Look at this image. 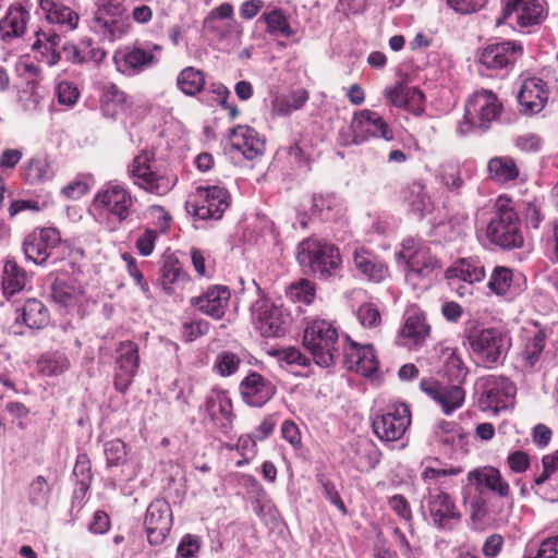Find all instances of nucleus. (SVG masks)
<instances>
[{
	"label": "nucleus",
	"mask_w": 558,
	"mask_h": 558,
	"mask_svg": "<svg viewBox=\"0 0 558 558\" xmlns=\"http://www.w3.org/2000/svg\"><path fill=\"white\" fill-rule=\"evenodd\" d=\"M353 142L361 144L369 137L393 140V131L380 114L375 111L364 109L355 112L351 122Z\"/></svg>",
	"instance_id": "6ab92c4d"
},
{
	"label": "nucleus",
	"mask_w": 558,
	"mask_h": 558,
	"mask_svg": "<svg viewBox=\"0 0 558 558\" xmlns=\"http://www.w3.org/2000/svg\"><path fill=\"white\" fill-rule=\"evenodd\" d=\"M38 364L41 374L45 376L60 375L70 366L66 355L60 352H53L41 356Z\"/></svg>",
	"instance_id": "4d7b16f0"
},
{
	"label": "nucleus",
	"mask_w": 558,
	"mask_h": 558,
	"mask_svg": "<svg viewBox=\"0 0 558 558\" xmlns=\"http://www.w3.org/2000/svg\"><path fill=\"white\" fill-rule=\"evenodd\" d=\"M304 347L313 355L315 363L322 367L335 364L343 347V340L333 324L326 319H312L307 323L303 336Z\"/></svg>",
	"instance_id": "39448f33"
},
{
	"label": "nucleus",
	"mask_w": 558,
	"mask_h": 558,
	"mask_svg": "<svg viewBox=\"0 0 558 558\" xmlns=\"http://www.w3.org/2000/svg\"><path fill=\"white\" fill-rule=\"evenodd\" d=\"M421 510L425 518L439 530H452L462 518L451 496L439 488H427L421 502Z\"/></svg>",
	"instance_id": "1a4fd4ad"
},
{
	"label": "nucleus",
	"mask_w": 558,
	"mask_h": 558,
	"mask_svg": "<svg viewBox=\"0 0 558 558\" xmlns=\"http://www.w3.org/2000/svg\"><path fill=\"white\" fill-rule=\"evenodd\" d=\"M403 201L409 209L420 218L433 209L430 196L420 181H414L407 186L403 192Z\"/></svg>",
	"instance_id": "79ce46f5"
},
{
	"label": "nucleus",
	"mask_w": 558,
	"mask_h": 558,
	"mask_svg": "<svg viewBox=\"0 0 558 558\" xmlns=\"http://www.w3.org/2000/svg\"><path fill=\"white\" fill-rule=\"evenodd\" d=\"M476 388L481 392L478 402L484 411L498 413L513 403L515 387L507 377L483 376L477 380Z\"/></svg>",
	"instance_id": "f8f14e48"
},
{
	"label": "nucleus",
	"mask_w": 558,
	"mask_h": 558,
	"mask_svg": "<svg viewBox=\"0 0 558 558\" xmlns=\"http://www.w3.org/2000/svg\"><path fill=\"white\" fill-rule=\"evenodd\" d=\"M135 201L125 184L110 181L96 192L89 210L96 221L104 223L109 231L114 232L131 220Z\"/></svg>",
	"instance_id": "f03ea898"
},
{
	"label": "nucleus",
	"mask_w": 558,
	"mask_h": 558,
	"mask_svg": "<svg viewBox=\"0 0 558 558\" xmlns=\"http://www.w3.org/2000/svg\"><path fill=\"white\" fill-rule=\"evenodd\" d=\"M140 366L138 345L133 341L120 342L117 349L114 387L124 392L137 374Z\"/></svg>",
	"instance_id": "5701e85b"
},
{
	"label": "nucleus",
	"mask_w": 558,
	"mask_h": 558,
	"mask_svg": "<svg viewBox=\"0 0 558 558\" xmlns=\"http://www.w3.org/2000/svg\"><path fill=\"white\" fill-rule=\"evenodd\" d=\"M28 281L26 271L13 259H8L2 272V289L5 296L21 292Z\"/></svg>",
	"instance_id": "c03bdc74"
},
{
	"label": "nucleus",
	"mask_w": 558,
	"mask_h": 558,
	"mask_svg": "<svg viewBox=\"0 0 558 558\" xmlns=\"http://www.w3.org/2000/svg\"><path fill=\"white\" fill-rule=\"evenodd\" d=\"M50 314L46 305L37 299H28L16 310L15 324H23L29 329H44L49 325Z\"/></svg>",
	"instance_id": "f704fd0d"
},
{
	"label": "nucleus",
	"mask_w": 558,
	"mask_h": 558,
	"mask_svg": "<svg viewBox=\"0 0 558 558\" xmlns=\"http://www.w3.org/2000/svg\"><path fill=\"white\" fill-rule=\"evenodd\" d=\"M52 300L65 307L80 304L83 300V290L74 282L63 279H56L51 286Z\"/></svg>",
	"instance_id": "a18cd8bd"
},
{
	"label": "nucleus",
	"mask_w": 558,
	"mask_h": 558,
	"mask_svg": "<svg viewBox=\"0 0 558 558\" xmlns=\"http://www.w3.org/2000/svg\"><path fill=\"white\" fill-rule=\"evenodd\" d=\"M485 233L492 244L502 250L523 246L524 239L520 229V219L511 198L505 195L497 197Z\"/></svg>",
	"instance_id": "7ed1b4c3"
},
{
	"label": "nucleus",
	"mask_w": 558,
	"mask_h": 558,
	"mask_svg": "<svg viewBox=\"0 0 558 558\" xmlns=\"http://www.w3.org/2000/svg\"><path fill=\"white\" fill-rule=\"evenodd\" d=\"M544 347L545 337L541 332H537L532 338L527 339L523 351V357L530 366H533L537 362Z\"/></svg>",
	"instance_id": "0e129e2a"
},
{
	"label": "nucleus",
	"mask_w": 558,
	"mask_h": 558,
	"mask_svg": "<svg viewBox=\"0 0 558 558\" xmlns=\"http://www.w3.org/2000/svg\"><path fill=\"white\" fill-rule=\"evenodd\" d=\"M51 488L43 475L36 476L28 487V501L33 507L46 508L49 502Z\"/></svg>",
	"instance_id": "13d9d810"
},
{
	"label": "nucleus",
	"mask_w": 558,
	"mask_h": 558,
	"mask_svg": "<svg viewBox=\"0 0 558 558\" xmlns=\"http://www.w3.org/2000/svg\"><path fill=\"white\" fill-rule=\"evenodd\" d=\"M56 93L58 102L66 107H73L80 97L77 87L65 81L57 85Z\"/></svg>",
	"instance_id": "69168bd1"
},
{
	"label": "nucleus",
	"mask_w": 558,
	"mask_h": 558,
	"mask_svg": "<svg viewBox=\"0 0 558 558\" xmlns=\"http://www.w3.org/2000/svg\"><path fill=\"white\" fill-rule=\"evenodd\" d=\"M464 109L465 117L471 119L476 129L486 131L499 118L502 105L492 90L481 89L468 98Z\"/></svg>",
	"instance_id": "dca6fc26"
},
{
	"label": "nucleus",
	"mask_w": 558,
	"mask_h": 558,
	"mask_svg": "<svg viewBox=\"0 0 558 558\" xmlns=\"http://www.w3.org/2000/svg\"><path fill=\"white\" fill-rule=\"evenodd\" d=\"M522 51V46L514 41L488 44L481 52L480 62L489 70H508Z\"/></svg>",
	"instance_id": "393cba45"
},
{
	"label": "nucleus",
	"mask_w": 558,
	"mask_h": 558,
	"mask_svg": "<svg viewBox=\"0 0 558 558\" xmlns=\"http://www.w3.org/2000/svg\"><path fill=\"white\" fill-rule=\"evenodd\" d=\"M408 266V277L410 279L413 277H425L438 266V260L430 253L427 245L418 243L417 247L409 253Z\"/></svg>",
	"instance_id": "a19ab883"
},
{
	"label": "nucleus",
	"mask_w": 558,
	"mask_h": 558,
	"mask_svg": "<svg viewBox=\"0 0 558 558\" xmlns=\"http://www.w3.org/2000/svg\"><path fill=\"white\" fill-rule=\"evenodd\" d=\"M160 51L161 47L156 44H135L117 51L113 61L118 72L126 76H134L157 65L159 62L157 53Z\"/></svg>",
	"instance_id": "9b49d317"
},
{
	"label": "nucleus",
	"mask_w": 558,
	"mask_h": 558,
	"mask_svg": "<svg viewBox=\"0 0 558 558\" xmlns=\"http://www.w3.org/2000/svg\"><path fill=\"white\" fill-rule=\"evenodd\" d=\"M460 384L452 381L451 385H444L434 378H423L420 388L441 407L445 414L449 415L464 402L465 392Z\"/></svg>",
	"instance_id": "412c9836"
},
{
	"label": "nucleus",
	"mask_w": 558,
	"mask_h": 558,
	"mask_svg": "<svg viewBox=\"0 0 558 558\" xmlns=\"http://www.w3.org/2000/svg\"><path fill=\"white\" fill-rule=\"evenodd\" d=\"M61 37L56 32L37 31L35 33V40L32 44V50L36 53L38 62L45 63L48 66L56 65L60 59L61 53L58 50Z\"/></svg>",
	"instance_id": "72a5a7b5"
},
{
	"label": "nucleus",
	"mask_w": 558,
	"mask_h": 558,
	"mask_svg": "<svg viewBox=\"0 0 558 558\" xmlns=\"http://www.w3.org/2000/svg\"><path fill=\"white\" fill-rule=\"evenodd\" d=\"M311 213L322 221L335 220L342 213L341 199L331 192L316 193L312 196Z\"/></svg>",
	"instance_id": "ea45409f"
},
{
	"label": "nucleus",
	"mask_w": 558,
	"mask_h": 558,
	"mask_svg": "<svg viewBox=\"0 0 558 558\" xmlns=\"http://www.w3.org/2000/svg\"><path fill=\"white\" fill-rule=\"evenodd\" d=\"M355 268L373 282H380L389 275L388 266L373 253L356 248L353 253Z\"/></svg>",
	"instance_id": "c9c22d12"
},
{
	"label": "nucleus",
	"mask_w": 558,
	"mask_h": 558,
	"mask_svg": "<svg viewBox=\"0 0 558 558\" xmlns=\"http://www.w3.org/2000/svg\"><path fill=\"white\" fill-rule=\"evenodd\" d=\"M430 327L426 323L425 315L421 308L411 305L404 313V324L400 336L404 339L405 345H420L429 336Z\"/></svg>",
	"instance_id": "7c9ffc66"
},
{
	"label": "nucleus",
	"mask_w": 558,
	"mask_h": 558,
	"mask_svg": "<svg viewBox=\"0 0 558 558\" xmlns=\"http://www.w3.org/2000/svg\"><path fill=\"white\" fill-rule=\"evenodd\" d=\"M475 492L464 489L463 501L473 521L493 520L507 523L513 511V497L508 481L494 466L474 469L468 473Z\"/></svg>",
	"instance_id": "f257e3e1"
},
{
	"label": "nucleus",
	"mask_w": 558,
	"mask_h": 558,
	"mask_svg": "<svg viewBox=\"0 0 558 558\" xmlns=\"http://www.w3.org/2000/svg\"><path fill=\"white\" fill-rule=\"evenodd\" d=\"M190 256L192 260V265L201 277H210L213 274V266H211V259L210 255L206 252L197 248L192 247L190 250Z\"/></svg>",
	"instance_id": "680f3d73"
},
{
	"label": "nucleus",
	"mask_w": 558,
	"mask_h": 558,
	"mask_svg": "<svg viewBox=\"0 0 558 558\" xmlns=\"http://www.w3.org/2000/svg\"><path fill=\"white\" fill-rule=\"evenodd\" d=\"M130 26V19L123 4L98 3L92 29L104 40L112 43L120 39L129 32Z\"/></svg>",
	"instance_id": "ddd939ff"
},
{
	"label": "nucleus",
	"mask_w": 558,
	"mask_h": 558,
	"mask_svg": "<svg viewBox=\"0 0 558 558\" xmlns=\"http://www.w3.org/2000/svg\"><path fill=\"white\" fill-rule=\"evenodd\" d=\"M104 453L108 469L122 466L128 461L126 445L121 439H112L104 444Z\"/></svg>",
	"instance_id": "bf43d9fd"
},
{
	"label": "nucleus",
	"mask_w": 558,
	"mask_h": 558,
	"mask_svg": "<svg viewBox=\"0 0 558 558\" xmlns=\"http://www.w3.org/2000/svg\"><path fill=\"white\" fill-rule=\"evenodd\" d=\"M29 19V11L22 3L11 4L5 15L0 20V43L9 45L14 39L22 37Z\"/></svg>",
	"instance_id": "c756f323"
},
{
	"label": "nucleus",
	"mask_w": 558,
	"mask_h": 558,
	"mask_svg": "<svg viewBox=\"0 0 558 558\" xmlns=\"http://www.w3.org/2000/svg\"><path fill=\"white\" fill-rule=\"evenodd\" d=\"M243 401L251 407H262L276 393V387L258 373L248 374L240 384Z\"/></svg>",
	"instance_id": "c85d7f7f"
},
{
	"label": "nucleus",
	"mask_w": 558,
	"mask_h": 558,
	"mask_svg": "<svg viewBox=\"0 0 558 558\" xmlns=\"http://www.w3.org/2000/svg\"><path fill=\"white\" fill-rule=\"evenodd\" d=\"M23 175L28 183L36 184L50 180L53 171L45 157H34L24 165Z\"/></svg>",
	"instance_id": "864d4df0"
},
{
	"label": "nucleus",
	"mask_w": 558,
	"mask_h": 558,
	"mask_svg": "<svg viewBox=\"0 0 558 558\" xmlns=\"http://www.w3.org/2000/svg\"><path fill=\"white\" fill-rule=\"evenodd\" d=\"M154 156L153 150L141 151L129 166V175L138 187L153 194L165 195L173 189L177 178L154 170L151 166Z\"/></svg>",
	"instance_id": "0eeeda50"
},
{
	"label": "nucleus",
	"mask_w": 558,
	"mask_h": 558,
	"mask_svg": "<svg viewBox=\"0 0 558 558\" xmlns=\"http://www.w3.org/2000/svg\"><path fill=\"white\" fill-rule=\"evenodd\" d=\"M342 352L347 367L363 376H371L378 368V361L372 345H360L348 336L343 339Z\"/></svg>",
	"instance_id": "b1692460"
},
{
	"label": "nucleus",
	"mask_w": 558,
	"mask_h": 558,
	"mask_svg": "<svg viewBox=\"0 0 558 558\" xmlns=\"http://www.w3.org/2000/svg\"><path fill=\"white\" fill-rule=\"evenodd\" d=\"M173 523L171 507L161 498L153 500L145 513L144 529L148 543L153 546L160 545L171 531Z\"/></svg>",
	"instance_id": "a211bd4d"
},
{
	"label": "nucleus",
	"mask_w": 558,
	"mask_h": 558,
	"mask_svg": "<svg viewBox=\"0 0 558 558\" xmlns=\"http://www.w3.org/2000/svg\"><path fill=\"white\" fill-rule=\"evenodd\" d=\"M60 241V234L54 228L35 230L23 242L25 258L36 265H44Z\"/></svg>",
	"instance_id": "aec40b11"
},
{
	"label": "nucleus",
	"mask_w": 558,
	"mask_h": 558,
	"mask_svg": "<svg viewBox=\"0 0 558 558\" xmlns=\"http://www.w3.org/2000/svg\"><path fill=\"white\" fill-rule=\"evenodd\" d=\"M45 21L54 32L69 33L77 28L81 7L76 0H38Z\"/></svg>",
	"instance_id": "2eb2a0df"
},
{
	"label": "nucleus",
	"mask_w": 558,
	"mask_h": 558,
	"mask_svg": "<svg viewBox=\"0 0 558 558\" xmlns=\"http://www.w3.org/2000/svg\"><path fill=\"white\" fill-rule=\"evenodd\" d=\"M411 424L410 409L404 403H392L373 418V430L383 441L399 440Z\"/></svg>",
	"instance_id": "4468645a"
},
{
	"label": "nucleus",
	"mask_w": 558,
	"mask_h": 558,
	"mask_svg": "<svg viewBox=\"0 0 558 558\" xmlns=\"http://www.w3.org/2000/svg\"><path fill=\"white\" fill-rule=\"evenodd\" d=\"M100 102L102 114L112 120L123 116L131 106L128 95L114 84H109L104 89Z\"/></svg>",
	"instance_id": "58836bf2"
},
{
	"label": "nucleus",
	"mask_w": 558,
	"mask_h": 558,
	"mask_svg": "<svg viewBox=\"0 0 558 558\" xmlns=\"http://www.w3.org/2000/svg\"><path fill=\"white\" fill-rule=\"evenodd\" d=\"M468 339L473 354L487 368L500 364L511 344L508 335L498 328L473 330Z\"/></svg>",
	"instance_id": "423d86ee"
},
{
	"label": "nucleus",
	"mask_w": 558,
	"mask_h": 558,
	"mask_svg": "<svg viewBox=\"0 0 558 558\" xmlns=\"http://www.w3.org/2000/svg\"><path fill=\"white\" fill-rule=\"evenodd\" d=\"M448 278H458L469 283L481 282L486 277L483 263L475 257L462 258L447 270Z\"/></svg>",
	"instance_id": "37998d69"
},
{
	"label": "nucleus",
	"mask_w": 558,
	"mask_h": 558,
	"mask_svg": "<svg viewBox=\"0 0 558 558\" xmlns=\"http://www.w3.org/2000/svg\"><path fill=\"white\" fill-rule=\"evenodd\" d=\"M436 178L447 190L451 192H459L463 185L460 167L453 161L441 163L437 170Z\"/></svg>",
	"instance_id": "6e6d98bb"
},
{
	"label": "nucleus",
	"mask_w": 558,
	"mask_h": 558,
	"mask_svg": "<svg viewBox=\"0 0 558 558\" xmlns=\"http://www.w3.org/2000/svg\"><path fill=\"white\" fill-rule=\"evenodd\" d=\"M296 259L301 267L320 280L337 276L342 264L338 247L316 238L304 239L298 245Z\"/></svg>",
	"instance_id": "20e7f679"
},
{
	"label": "nucleus",
	"mask_w": 558,
	"mask_h": 558,
	"mask_svg": "<svg viewBox=\"0 0 558 558\" xmlns=\"http://www.w3.org/2000/svg\"><path fill=\"white\" fill-rule=\"evenodd\" d=\"M190 282L187 272L182 268L173 253H163L160 259L159 284L169 294H178Z\"/></svg>",
	"instance_id": "a878e982"
},
{
	"label": "nucleus",
	"mask_w": 558,
	"mask_h": 558,
	"mask_svg": "<svg viewBox=\"0 0 558 558\" xmlns=\"http://www.w3.org/2000/svg\"><path fill=\"white\" fill-rule=\"evenodd\" d=\"M307 100L308 93L299 88L288 95L276 97L272 102V110L277 116L286 117L301 109Z\"/></svg>",
	"instance_id": "de8ad7c7"
},
{
	"label": "nucleus",
	"mask_w": 558,
	"mask_h": 558,
	"mask_svg": "<svg viewBox=\"0 0 558 558\" xmlns=\"http://www.w3.org/2000/svg\"><path fill=\"white\" fill-rule=\"evenodd\" d=\"M258 22L266 24V31L270 35H280L284 38H290L294 34L281 9H272L264 12L258 19Z\"/></svg>",
	"instance_id": "3c124183"
},
{
	"label": "nucleus",
	"mask_w": 558,
	"mask_h": 558,
	"mask_svg": "<svg viewBox=\"0 0 558 558\" xmlns=\"http://www.w3.org/2000/svg\"><path fill=\"white\" fill-rule=\"evenodd\" d=\"M436 352L441 367L440 372L450 381L462 383L468 374V368L458 354V350L445 341L437 345Z\"/></svg>",
	"instance_id": "473e14b6"
},
{
	"label": "nucleus",
	"mask_w": 558,
	"mask_h": 558,
	"mask_svg": "<svg viewBox=\"0 0 558 558\" xmlns=\"http://www.w3.org/2000/svg\"><path fill=\"white\" fill-rule=\"evenodd\" d=\"M548 97V86L539 77L524 80L518 94L522 112L529 116L541 112L547 104Z\"/></svg>",
	"instance_id": "bb28decb"
},
{
	"label": "nucleus",
	"mask_w": 558,
	"mask_h": 558,
	"mask_svg": "<svg viewBox=\"0 0 558 558\" xmlns=\"http://www.w3.org/2000/svg\"><path fill=\"white\" fill-rule=\"evenodd\" d=\"M231 148L240 153L245 159L254 160L264 153L265 142L258 133L248 125H238L230 131Z\"/></svg>",
	"instance_id": "cd10ccee"
},
{
	"label": "nucleus",
	"mask_w": 558,
	"mask_h": 558,
	"mask_svg": "<svg viewBox=\"0 0 558 558\" xmlns=\"http://www.w3.org/2000/svg\"><path fill=\"white\" fill-rule=\"evenodd\" d=\"M229 206V192L218 185L196 187L185 203L187 213L198 220H219Z\"/></svg>",
	"instance_id": "6e6552de"
},
{
	"label": "nucleus",
	"mask_w": 558,
	"mask_h": 558,
	"mask_svg": "<svg viewBox=\"0 0 558 558\" xmlns=\"http://www.w3.org/2000/svg\"><path fill=\"white\" fill-rule=\"evenodd\" d=\"M435 440L447 446H453L460 437L458 426L453 422L441 421L434 429Z\"/></svg>",
	"instance_id": "052dcab7"
},
{
	"label": "nucleus",
	"mask_w": 558,
	"mask_h": 558,
	"mask_svg": "<svg viewBox=\"0 0 558 558\" xmlns=\"http://www.w3.org/2000/svg\"><path fill=\"white\" fill-rule=\"evenodd\" d=\"M233 7L230 3H222L211 10L204 19V28L209 32H218L216 20H228L226 25V33H240L238 22L234 20Z\"/></svg>",
	"instance_id": "603ef678"
},
{
	"label": "nucleus",
	"mask_w": 558,
	"mask_h": 558,
	"mask_svg": "<svg viewBox=\"0 0 558 558\" xmlns=\"http://www.w3.org/2000/svg\"><path fill=\"white\" fill-rule=\"evenodd\" d=\"M177 85L186 96H195L199 94L205 86V75L201 70L186 66L178 74Z\"/></svg>",
	"instance_id": "8fccbe9b"
},
{
	"label": "nucleus",
	"mask_w": 558,
	"mask_h": 558,
	"mask_svg": "<svg viewBox=\"0 0 558 558\" xmlns=\"http://www.w3.org/2000/svg\"><path fill=\"white\" fill-rule=\"evenodd\" d=\"M240 363L241 360L235 353L222 352L216 359L215 368L221 376H230L238 371Z\"/></svg>",
	"instance_id": "e2e57ef3"
},
{
	"label": "nucleus",
	"mask_w": 558,
	"mask_h": 558,
	"mask_svg": "<svg viewBox=\"0 0 558 558\" xmlns=\"http://www.w3.org/2000/svg\"><path fill=\"white\" fill-rule=\"evenodd\" d=\"M466 216L458 214L452 216L448 221L441 222L435 227L436 240L445 242H453L462 238L465 233Z\"/></svg>",
	"instance_id": "09e8293b"
},
{
	"label": "nucleus",
	"mask_w": 558,
	"mask_h": 558,
	"mask_svg": "<svg viewBox=\"0 0 558 558\" xmlns=\"http://www.w3.org/2000/svg\"><path fill=\"white\" fill-rule=\"evenodd\" d=\"M231 291L227 286H209L199 295L190 300L191 306L203 315L215 320L223 318L229 307Z\"/></svg>",
	"instance_id": "4be33fe9"
},
{
	"label": "nucleus",
	"mask_w": 558,
	"mask_h": 558,
	"mask_svg": "<svg viewBox=\"0 0 558 558\" xmlns=\"http://www.w3.org/2000/svg\"><path fill=\"white\" fill-rule=\"evenodd\" d=\"M286 294L294 303L310 305L316 298V286L313 281L302 278L293 281L287 288Z\"/></svg>",
	"instance_id": "5fc2aeb1"
},
{
	"label": "nucleus",
	"mask_w": 558,
	"mask_h": 558,
	"mask_svg": "<svg viewBox=\"0 0 558 558\" xmlns=\"http://www.w3.org/2000/svg\"><path fill=\"white\" fill-rule=\"evenodd\" d=\"M522 283L517 282L519 278H514L510 268L505 266H496L489 278L488 287L497 295L513 298L523 290L525 284L524 278L520 275Z\"/></svg>",
	"instance_id": "e433bc0d"
},
{
	"label": "nucleus",
	"mask_w": 558,
	"mask_h": 558,
	"mask_svg": "<svg viewBox=\"0 0 558 558\" xmlns=\"http://www.w3.org/2000/svg\"><path fill=\"white\" fill-rule=\"evenodd\" d=\"M210 324L205 319H196L185 323L182 328V337L184 341L192 342L197 338L208 333Z\"/></svg>",
	"instance_id": "338daca9"
},
{
	"label": "nucleus",
	"mask_w": 558,
	"mask_h": 558,
	"mask_svg": "<svg viewBox=\"0 0 558 558\" xmlns=\"http://www.w3.org/2000/svg\"><path fill=\"white\" fill-rule=\"evenodd\" d=\"M289 312L282 304L260 296L252 305V322L263 337H281L288 330Z\"/></svg>",
	"instance_id": "9d476101"
},
{
	"label": "nucleus",
	"mask_w": 558,
	"mask_h": 558,
	"mask_svg": "<svg viewBox=\"0 0 558 558\" xmlns=\"http://www.w3.org/2000/svg\"><path fill=\"white\" fill-rule=\"evenodd\" d=\"M205 410L210 420L225 433H228L233 421L231 399L226 391H211L205 402Z\"/></svg>",
	"instance_id": "2f4dec72"
},
{
	"label": "nucleus",
	"mask_w": 558,
	"mask_h": 558,
	"mask_svg": "<svg viewBox=\"0 0 558 558\" xmlns=\"http://www.w3.org/2000/svg\"><path fill=\"white\" fill-rule=\"evenodd\" d=\"M487 168L490 178L498 183L514 181L520 174L514 159L509 156L490 158Z\"/></svg>",
	"instance_id": "49530a36"
},
{
	"label": "nucleus",
	"mask_w": 558,
	"mask_h": 558,
	"mask_svg": "<svg viewBox=\"0 0 558 558\" xmlns=\"http://www.w3.org/2000/svg\"><path fill=\"white\" fill-rule=\"evenodd\" d=\"M502 15L497 24L507 23L511 27H531L545 19V10L541 0H502Z\"/></svg>",
	"instance_id": "f3484780"
},
{
	"label": "nucleus",
	"mask_w": 558,
	"mask_h": 558,
	"mask_svg": "<svg viewBox=\"0 0 558 558\" xmlns=\"http://www.w3.org/2000/svg\"><path fill=\"white\" fill-rule=\"evenodd\" d=\"M199 550V542L196 536L187 534L182 537L177 548L175 558H196Z\"/></svg>",
	"instance_id": "774afa93"
},
{
	"label": "nucleus",
	"mask_w": 558,
	"mask_h": 558,
	"mask_svg": "<svg viewBox=\"0 0 558 558\" xmlns=\"http://www.w3.org/2000/svg\"><path fill=\"white\" fill-rule=\"evenodd\" d=\"M389 101L398 108H404L408 111L418 113L425 100L424 94L414 87L398 84L386 92Z\"/></svg>",
	"instance_id": "4c0bfd02"
}]
</instances>
